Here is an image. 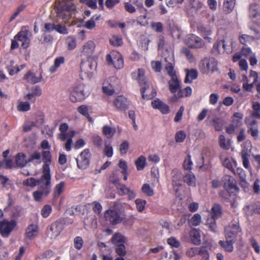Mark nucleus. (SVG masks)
Here are the masks:
<instances>
[{
    "label": "nucleus",
    "instance_id": "obj_1",
    "mask_svg": "<svg viewBox=\"0 0 260 260\" xmlns=\"http://www.w3.org/2000/svg\"><path fill=\"white\" fill-rule=\"evenodd\" d=\"M38 190L33 192L35 201L40 202L43 197H47L51 191V175L50 171L43 170L42 175L38 179Z\"/></svg>",
    "mask_w": 260,
    "mask_h": 260
},
{
    "label": "nucleus",
    "instance_id": "obj_2",
    "mask_svg": "<svg viewBox=\"0 0 260 260\" xmlns=\"http://www.w3.org/2000/svg\"><path fill=\"white\" fill-rule=\"evenodd\" d=\"M145 71L142 69H139L137 71L132 73L133 79L137 80L142 87L141 92L142 98L144 99L149 100L153 98L156 94V91L145 80Z\"/></svg>",
    "mask_w": 260,
    "mask_h": 260
},
{
    "label": "nucleus",
    "instance_id": "obj_3",
    "mask_svg": "<svg viewBox=\"0 0 260 260\" xmlns=\"http://www.w3.org/2000/svg\"><path fill=\"white\" fill-rule=\"evenodd\" d=\"M56 16L62 20H68L72 11L75 10L76 7L72 1L70 0H57L55 4Z\"/></svg>",
    "mask_w": 260,
    "mask_h": 260
},
{
    "label": "nucleus",
    "instance_id": "obj_4",
    "mask_svg": "<svg viewBox=\"0 0 260 260\" xmlns=\"http://www.w3.org/2000/svg\"><path fill=\"white\" fill-rule=\"evenodd\" d=\"M69 125L67 123H62L59 127V131L60 133L57 134V138L61 141H64L67 140L64 144V149L70 151L71 150L72 144L73 143L72 138L75 135V132L74 131H69Z\"/></svg>",
    "mask_w": 260,
    "mask_h": 260
},
{
    "label": "nucleus",
    "instance_id": "obj_5",
    "mask_svg": "<svg viewBox=\"0 0 260 260\" xmlns=\"http://www.w3.org/2000/svg\"><path fill=\"white\" fill-rule=\"evenodd\" d=\"M169 89L172 93H174L170 97V100L173 102H177L178 99L183 97V91L181 89L180 81L177 76H174L169 81Z\"/></svg>",
    "mask_w": 260,
    "mask_h": 260
},
{
    "label": "nucleus",
    "instance_id": "obj_6",
    "mask_svg": "<svg viewBox=\"0 0 260 260\" xmlns=\"http://www.w3.org/2000/svg\"><path fill=\"white\" fill-rule=\"evenodd\" d=\"M217 63L215 59L211 57H205L199 63L201 72L204 74L212 73L217 69Z\"/></svg>",
    "mask_w": 260,
    "mask_h": 260
},
{
    "label": "nucleus",
    "instance_id": "obj_7",
    "mask_svg": "<svg viewBox=\"0 0 260 260\" xmlns=\"http://www.w3.org/2000/svg\"><path fill=\"white\" fill-rule=\"evenodd\" d=\"M106 60L108 65H113L116 69H120L123 67V59L117 51H111L106 55Z\"/></svg>",
    "mask_w": 260,
    "mask_h": 260
},
{
    "label": "nucleus",
    "instance_id": "obj_8",
    "mask_svg": "<svg viewBox=\"0 0 260 260\" xmlns=\"http://www.w3.org/2000/svg\"><path fill=\"white\" fill-rule=\"evenodd\" d=\"M241 229L238 221H232L225 228V238L236 240L237 235L241 232Z\"/></svg>",
    "mask_w": 260,
    "mask_h": 260
},
{
    "label": "nucleus",
    "instance_id": "obj_9",
    "mask_svg": "<svg viewBox=\"0 0 260 260\" xmlns=\"http://www.w3.org/2000/svg\"><path fill=\"white\" fill-rule=\"evenodd\" d=\"M116 209V207L115 206L113 209L107 210L104 215L106 220L113 225L120 223L124 218L123 216L118 212Z\"/></svg>",
    "mask_w": 260,
    "mask_h": 260
},
{
    "label": "nucleus",
    "instance_id": "obj_10",
    "mask_svg": "<svg viewBox=\"0 0 260 260\" xmlns=\"http://www.w3.org/2000/svg\"><path fill=\"white\" fill-rule=\"evenodd\" d=\"M16 225L17 222L14 219L10 221L4 219L0 221V234L3 237H8Z\"/></svg>",
    "mask_w": 260,
    "mask_h": 260
},
{
    "label": "nucleus",
    "instance_id": "obj_11",
    "mask_svg": "<svg viewBox=\"0 0 260 260\" xmlns=\"http://www.w3.org/2000/svg\"><path fill=\"white\" fill-rule=\"evenodd\" d=\"M222 181L225 190L233 194V196H236L239 191V188L236 185L234 179L232 176L226 175L223 177Z\"/></svg>",
    "mask_w": 260,
    "mask_h": 260
},
{
    "label": "nucleus",
    "instance_id": "obj_12",
    "mask_svg": "<svg viewBox=\"0 0 260 260\" xmlns=\"http://www.w3.org/2000/svg\"><path fill=\"white\" fill-rule=\"evenodd\" d=\"M88 93L85 92L84 87L82 85L75 87L71 92L70 99L75 103L85 99Z\"/></svg>",
    "mask_w": 260,
    "mask_h": 260
},
{
    "label": "nucleus",
    "instance_id": "obj_13",
    "mask_svg": "<svg viewBox=\"0 0 260 260\" xmlns=\"http://www.w3.org/2000/svg\"><path fill=\"white\" fill-rule=\"evenodd\" d=\"M31 36V32L27 29H26V27H23L15 36L14 39L15 40L22 42V43L21 46L22 48L24 49H26L29 46Z\"/></svg>",
    "mask_w": 260,
    "mask_h": 260
},
{
    "label": "nucleus",
    "instance_id": "obj_14",
    "mask_svg": "<svg viewBox=\"0 0 260 260\" xmlns=\"http://www.w3.org/2000/svg\"><path fill=\"white\" fill-rule=\"evenodd\" d=\"M91 154L88 149L84 150L76 158L77 166L79 169H85L89 164Z\"/></svg>",
    "mask_w": 260,
    "mask_h": 260
},
{
    "label": "nucleus",
    "instance_id": "obj_15",
    "mask_svg": "<svg viewBox=\"0 0 260 260\" xmlns=\"http://www.w3.org/2000/svg\"><path fill=\"white\" fill-rule=\"evenodd\" d=\"M245 122L247 126L248 133L249 134L254 140H257L259 133L257 121L253 119H250L246 118Z\"/></svg>",
    "mask_w": 260,
    "mask_h": 260
},
{
    "label": "nucleus",
    "instance_id": "obj_16",
    "mask_svg": "<svg viewBox=\"0 0 260 260\" xmlns=\"http://www.w3.org/2000/svg\"><path fill=\"white\" fill-rule=\"evenodd\" d=\"M63 229V222L61 221L57 220L50 225L48 234L51 238H55L59 235Z\"/></svg>",
    "mask_w": 260,
    "mask_h": 260
},
{
    "label": "nucleus",
    "instance_id": "obj_17",
    "mask_svg": "<svg viewBox=\"0 0 260 260\" xmlns=\"http://www.w3.org/2000/svg\"><path fill=\"white\" fill-rule=\"evenodd\" d=\"M96 67V62H91L89 60L82 62L80 65L82 72L86 74L89 78H90L92 76Z\"/></svg>",
    "mask_w": 260,
    "mask_h": 260
},
{
    "label": "nucleus",
    "instance_id": "obj_18",
    "mask_svg": "<svg viewBox=\"0 0 260 260\" xmlns=\"http://www.w3.org/2000/svg\"><path fill=\"white\" fill-rule=\"evenodd\" d=\"M186 42L190 48H200L204 45V43L201 38L192 34L188 35Z\"/></svg>",
    "mask_w": 260,
    "mask_h": 260
},
{
    "label": "nucleus",
    "instance_id": "obj_19",
    "mask_svg": "<svg viewBox=\"0 0 260 260\" xmlns=\"http://www.w3.org/2000/svg\"><path fill=\"white\" fill-rule=\"evenodd\" d=\"M95 48V44L92 41H88L84 44L81 48V52L82 55L89 57L94 53Z\"/></svg>",
    "mask_w": 260,
    "mask_h": 260
},
{
    "label": "nucleus",
    "instance_id": "obj_20",
    "mask_svg": "<svg viewBox=\"0 0 260 260\" xmlns=\"http://www.w3.org/2000/svg\"><path fill=\"white\" fill-rule=\"evenodd\" d=\"M113 103L116 108L119 110H124L128 107V101L123 95L117 96L114 99Z\"/></svg>",
    "mask_w": 260,
    "mask_h": 260
},
{
    "label": "nucleus",
    "instance_id": "obj_21",
    "mask_svg": "<svg viewBox=\"0 0 260 260\" xmlns=\"http://www.w3.org/2000/svg\"><path fill=\"white\" fill-rule=\"evenodd\" d=\"M151 105L154 109L159 110L162 114H166L169 112V106L158 99L152 101Z\"/></svg>",
    "mask_w": 260,
    "mask_h": 260
},
{
    "label": "nucleus",
    "instance_id": "obj_22",
    "mask_svg": "<svg viewBox=\"0 0 260 260\" xmlns=\"http://www.w3.org/2000/svg\"><path fill=\"white\" fill-rule=\"evenodd\" d=\"M23 79L29 83L35 84L41 82L43 77L41 74L39 77H37L33 72L28 71L24 75Z\"/></svg>",
    "mask_w": 260,
    "mask_h": 260
},
{
    "label": "nucleus",
    "instance_id": "obj_23",
    "mask_svg": "<svg viewBox=\"0 0 260 260\" xmlns=\"http://www.w3.org/2000/svg\"><path fill=\"white\" fill-rule=\"evenodd\" d=\"M39 233V228L37 225L31 224L29 225L25 231V237L29 239L35 238Z\"/></svg>",
    "mask_w": 260,
    "mask_h": 260
},
{
    "label": "nucleus",
    "instance_id": "obj_24",
    "mask_svg": "<svg viewBox=\"0 0 260 260\" xmlns=\"http://www.w3.org/2000/svg\"><path fill=\"white\" fill-rule=\"evenodd\" d=\"M43 161L44 162L42 170L50 171L49 167L51 162V155L49 150H44L42 152Z\"/></svg>",
    "mask_w": 260,
    "mask_h": 260
},
{
    "label": "nucleus",
    "instance_id": "obj_25",
    "mask_svg": "<svg viewBox=\"0 0 260 260\" xmlns=\"http://www.w3.org/2000/svg\"><path fill=\"white\" fill-rule=\"evenodd\" d=\"M172 183L173 186H180L181 185L182 173L181 171L175 169L171 172Z\"/></svg>",
    "mask_w": 260,
    "mask_h": 260
},
{
    "label": "nucleus",
    "instance_id": "obj_26",
    "mask_svg": "<svg viewBox=\"0 0 260 260\" xmlns=\"http://www.w3.org/2000/svg\"><path fill=\"white\" fill-rule=\"evenodd\" d=\"M229 46L225 44L224 40H221L216 42L213 46V49L217 51L219 54L223 53L224 52L229 53L230 50L228 47Z\"/></svg>",
    "mask_w": 260,
    "mask_h": 260
},
{
    "label": "nucleus",
    "instance_id": "obj_27",
    "mask_svg": "<svg viewBox=\"0 0 260 260\" xmlns=\"http://www.w3.org/2000/svg\"><path fill=\"white\" fill-rule=\"evenodd\" d=\"M101 16L99 15H94L92 16L89 20L83 23V26L88 29L91 30L96 26V22L100 20Z\"/></svg>",
    "mask_w": 260,
    "mask_h": 260
},
{
    "label": "nucleus",
    "instance_id": "obj_28",
    "mask_svg": "<svg viewBox=\"0 0 260 260\" xmlns=\"http://www.w3.org/2000/svg\"><path fill=\"white\" fill-rule=\"evenodd\" d=\"M258 38L254 36L244 34L240 33L239 36V41L241 44L246 46L248 44H250L252 42L254 41Z\"/></svg>",
    "mask_w": 260,
    "mask_h": 260
},
{
    "label": "nucleus",
    "instance_id": "obj_29",
    "mask_svg": "<svg viewBox=\"0 0 260 260\" xmlns=\"http://www.w3.org/2000/svg\"><path fill=\"white\" fill-rule=\"evenodd\" d=\"M183 178L184 182L188 185L193 187L196 186V177L192 172L189 171L185 173Z\"/></svg>",
    "mask_w": 260,
    "mask_h": 260
},
{
    "label": "nucleus",
    "instance_id": "obj_30",
    "mask_svg": "<svg viewBox=\"0 0 260 260\" xmlns=\"http://www.w3.org/2000/svg\"><path fill=\"white\" fill-rule=\"evenodd\" d=\"M236 241V240L232 239V238H226V241H220L219 243L225 251L232 252L234 250L233 243Z\"/></svg>",
    "mask_w": 260,
    "mask_h": 260
},
{
    "label": "nucleus",
    "instance_id": "obj_31",
    "mask_svg": "<svg viewBox=\"0 0 260 260\" xmlns=\"http://www.w3.org/2000/svg\"><path fill=\"white\" fill-rule=\"evenodd\" d=\"M211 217L218 219L222 215V206L218 204H215L211 208Z\"/></svg>",
    "mask_w": 260,
    "mask_h": 260
},
{
    "label": "nucleus",
    "instance_id": "obj_32",
    "mask_svg": "<svg viewBox=\"0 0 260 260\" xmlns=\"http://www.w3.org/2000/svg\"><path fill=\"white\" fill-rule=\"evenodd\" d=\"M14 61L11 60L10 64L7 66V70L11 76L18 73L25 67L24 64L19 66H14Z\"/></svg>",
    "mask_w": 260,
    "mask_h": 260
},
{
    "label": "nucleus",
    "instance_id": "obj_33",
    "mask_svg": "<svg viewBox=\"0 0 260 260\" xmlns=\"http://www.w3.org/2000/svg\"><path fill=\"white\" fill-rule=\"evenodd\" d=\"M243 118V115L240 112H236L232 116V123L233 125L237 128L240 127L242 124V119Z\"/></svg>",
    "mask_w": 260,
    "mask_h": 260
},
{
    "label": "nucleus",
    "instance_id": "obj_34",
    "mask_svg": "<svg viewBox=\"0 0 260 260\" xmlns=\"http://www.w3.org/2000/svg\"><path fill=\"white\" fill-rule=\"evenodd\" d=\"M185 71L186 73V78L185 79V83H191L193 80L196 79L197 78L198 73L197 70L186 69Z\"/></svg>",
    "mask_w": 260,
    "mask_h": 260
},
{
    "label": "nucleus",
    "instance_id": "obj_35",
    "mask_svg": "<svg viewBox=\"0 0 260 260\" xmlns=\"http://www.w3.org/2000/svg\"><path fill=\"white\" fill-rule=\"evenodd\" d=\"M15 162L17 167H23L28 162V161L24 153H19L16 156Z\"/></svg>",
    "mask_w": 260,
    "mask_h": 260
},
{
    "label": "nucleus",
    "instance_id": "obj_36",
    "mask_svg": "<svg viewBox=\"0 0 260 260\" xmlns=\"http://www.w3.org/2000/svg\"><path fill=\"white\" fill-rule=\"evenodd\" d=\"M64 58L62 56L56 57L54 60V64L49 68V72L51 74L55 72L58 68H59L61 64L64 63Z\"/></svg>",
    "mask_w": 260,
    "mask_h": 260
},
{
    "label": "nucleus",
    "instance_id": "obj_37",
    "mask_svg": "<svg viewBox=\"0 0 260 260\" xmlns=\"http://www.w3.org/2000/svg\"><path fill=\"white\" fill-rule=\"evenodd\" d=\"M259 6L256 4H252L249 6V16L252 19H254L259 16Z\"/></svg>",
    "mask_w": 260,
    "mask_h": 260
},
{
    "label": "nucleus",
    "instance_id": "obj_38",
    "mask_svg": "<svg viewBox=\"0 0 260 260\" xmlns=\"http://www.w3.org/2000/svg\"><path fill=\"white\" fill-rule=\"evenodd\" d=\"M190 236L193 243L196 245H199L201 243V235L199 231L193 229L190 232Z\"/></svg>",
    "mask_w": 260,
    "mask_h": 260
},
{
    "label": "nucleus",
    "instance_id": "obj_39",
    "mask_svg": "<svg viewBox=\"0 0 260 260\" xmlns=\"http://www.w3.org/2000/svg\"><path fill=\"white\" fill-rule=\"evenodd\" d=\"M27 161L28 162H31L35 165L40 164L42 162L41 153L37 151L34 152L27 159Z\"/></svg>",
    "mask_w": 260,
    "mask_h": 260
},
{
    "label": "nucleus",
    "instance_id": "obj_40",
    "mask_svg": "<svg viewBox=\"0 0 260 260\" xmlns=\"http://www.w3.org/2000/svg\"><path fill=\"white\" fill-rule=\"evenodd\" d=\"M125 241V238L122 234L118 233H115L111 239L112 242L117 245L121 244H124Z\"/></svg>",
    "mask_w": 260,
    "mask_h": 260
},
{
    "label": "nucleus",
    "instance_id": "obj_41",
    "mask_svg": "<svg viewBox=\"0 0 260 260\" xmlns=\"http://www.w3.org/2000/svg\"><path fill=\"white\" fill-rule=\"evenodd\" d=\"M235 5V0H224L223 3V10L226 13H231L234 9Z\"/></svg>",
    "mask_w": 260,
    "mask_h": 260
},
{
    "label": "nucleus",
    "instance_id": "obj_42",
    "mask_svg": "<svg viewBox=\"0 0 260 260\" xmlns=\"http://www.w3.org/2000/svg\"><path fill=\"white\" fill-rule=\"evenodd\" d=\"M212 125L216 131H220L222 129L224 124V120L219 117H215L213 119Z\"/></svg>",
    "mask_w": 260,
    "mask_h": 260
},
{
    "label": "nucleus",
    "instance_id": "obj_43",
    "mask_svg": "<svg viewBox=\"0 0 260 260\" xmlns=\"http://www.w3.org/2000/svg\"><path fill=\"white\" fill-rule=\"evenodd\" d=\"M116 130L108 125L103 127V133L107 138H111L115 134Z\"/></svg>",
    "mask_w": 260,
    "mask_h": 260
},
{
    "label": "nucleus",
    "instance_id": "obj_44",
    "mask_svg": "<svg viewBox=\"0 0 260 260\" xmlns=\"http://www.w3.org/2000/svg\"><path fill=\"white\" fill-rule=\"evenodd\" d=\"M64 187L65 183L63 181L57 184L54 187L53 192L54 196L55 197L59 196L63 192Z\"/></svg>",
    "mask_w": 260,
    "mask_h": 260
},
{
    "label": "nucleus",
    "instance_id": "obj_45",
    "mask_svg": "<svg viewBox=\"0 0 260 260\" xmlns=\"http://www.w3.org/2000/svg\"><path fill=\"white\" fill-rule=\"evenodd\" d=\"M202 222V217L199 213H196L189 220V223L193 226H197Z\"/></svg>",
    "mask_w": 260,
    "mask_h": 260
},
{
    "label": "nucleus",
    "instance_id": "obj_46",
    "mask_svg": "<svg viewBox=\"0 0 260 260\" xmlns=\"http://www.w3.org/2000/svg\"><path fill=\"white\" fill-rule=\"evenodd\" d=\"M138 170H142L145 167L146 159L143 156H140L135 162Z\"/></svg>",
    "mask_w": 260,
    "mask_h": 260
},
{
    "label": "nucleus",
    "instance_id": "obj_47",
    "mask_svg": "<svg viewBox=\"0 0 260 260\" xmlns=\"http://www.w3.org/2000/svg\"><path fill=\"white\" fill-rule=\"evenodd\" d=\"M216 218L211 216L208 218L206 221V225L211 231L214 232H215L216 229Z\"/></svg>",
    "mask_w": 260,
    "mask_h": 260
},
{
    "label": "nucleus",
    "instance_id": "obj_48",
    "mask_svg": "<svg viewBox=\"0 0 260 260\" xmlns=\"http://www.w3.org/2000/svg\"><path fill=\"white\" fill-rule=\"evenodd\" d=\"M142 192L145 195L151 197L152 196L154 192L153 189L150 187L148 184H144L141 188Z\"/></svg>",
    "mask_w": 260,
    "mask_h": 260
},
{
    "label": "nucleus",
    "instance_id": "obj_49",
    "mask_svg": "<svg viewBox=\"0 0 260 260\" xmlns=\"http://www.w3.org/2000/svg\"><path fill=\"white\" fill-rule=\"evenodd\" d=\"M186 133L183 131L177 132L175 136V140L177 143H182L186 138Z\"/></svg>",
    "mask_w": 260,
    "mask_h": 260
},
{
    "label": "nucleus",
    "instance_id": "obj_50",
    "mask_svg": "<svg viewBox=\"0 0 260 260\" xmlns=\"http://www.w3.org/2000/svg\"><path fill=\"white\" fill-rule=\"evenodd\" d=\"M23 183V184L31 187H34L36 186H38V179L33 177L24 180Z\"/></svg>",
    "mask_w": 260,
    "mask_h": 260
},
{
    "label": "nucleus",
    "instance_id": "obj_51",
    "mask_svg": "<svg viewBox=\"0 0 260 260\" xmlns=\"http://www.w3.org/2000/svg\"><path fill=\"white\" fill-rule=\"evenodd\" d=\"M115 252L117 254L120 256H123L125 255L126 252L124 245L121 244L117 245L115 248Z\"/></svg>",
    "mask_w": 260,
    "mask_h": 260
},
{
    "label": "nucleus",
    "instance_id": "obj_52",
    "mask_svg": "<svg viewBox=\"0 0 260 260\" xmlns=\"http://www.w3.org/2000/svg\"><path fill=\"white\" fill-rule=\"evenodd\" d=\"M192 165L193 162L191 160V156L188 155L184 161L183 165V168L186 170H190Z\"/></svg>",
    "mask_w": 260,
    "mask_h": 260
},
{
    "label": "nucleus",
    "instance_id": "obj_53",
    "mask_svg": "<svg viewBox=\"0 0 260 260\" xmlns=\"http://www.w3.org/2000/svg\"><path fill=\"white\" fill-rule=\"evenodd\" d=\"M52 212V207L50 205H45L41 211V214L44 218L48 217Z\"/></svg>",
    "mask_w": 260,
    "mask_h": 260
},
{
    "label": "nucleus",
    "instance_id": "obj_54",
    "mask_svg": "<svg viewBox=\"0 0 260 260\" xmlns=\"http://www.w3.org/2000/svg\"><path fill=\"white\" fill-rule=\"evenodd\" d=\"M219 142L220 146L224 149L228 150L230 148V144L226 142L225 137L223 135L219 136Z\"/></svg>",
    "mask_w": 260,
    "mask_h": 260
},
{
    "label": "nucleus",
    "instance_id": "obj_55",
    "mask_svg": "<svg viewBox=\"0 0 260 260\" xmlns=\"http://www.w3.org/2000/svg\"><path fill=\"white\" fill-rule=\"evenodd\" d=\"M146 203V201L139 199L135 200L137 209L138 211L142 212L144 210Z\"/></svg>",
    "mask_w": 260,
    "mask_h": 260
},
{
    "label": "nucleus",
    "instance_id": "obj_56",
    "mask_svg": "<svg viewBox=\"0 0 260 260\" xmlns=\"http://www.w3.org/2000/svg\"><path fill=\"white\" fill-rule=\"evenodd\" d=\"M66 43L68 45L69 49L73 50L76 46V39L72 37H69L67 39Z\"/></svg>",
    "mask_w": 260,
    "mask_h": 260
},
{
    "label": "nucleus",
    "instance_id": "obj_57",
    "mask_svg": "<svg viewBox=\"0 0 260 260\" xmlns=\"http://www.w3.org/2000/svg\"><path fill=\"white\" fill-rule=\"evenodd\" d=\"M92 140L93 144L96 147H101L103 145V140L98 135H94L92 137Z\"/></svg>",
    "mask_w": 260,
    "mask_h": 260
},
{
    "label": "nucleus",
    "instance_id": "obj_58",
    "mask_svg": "<svg viewBox=\"0 0 260 260\" xmlns=\"http://www.w3.org/2000/svg\"><path fill=\"white\" fill-rule=\"evenodd\" d=\"M105 154L108 157H111L113 154V149L110 144L105 143V148L104 149Z\"/></svg>",
    "mask_w": 260,
    "mask_h": 260
},
{
    "label": "nucleus",
    "instance_id": "obj_59",
    "mask_svg": "<svg viewBox=\"0 0 260 260\" xmlns=\"http://www.w3.org/2000/svg\"><path fill=\"white\" fill-rule=\"evenodd\" d=\"M233 172L239 176L241 181L244 183H246V175L244 171L242 169L237 168L236 172H234V171Z\"/></svg>",
    "mask_w": 260,
    "mask_h": 260
},
{
    "label": "nucleus",
    "instance_id": "obj_60",
    "mask_svg": "<svg viewBox=\"0 0 260 260\" xmlns=\"http://www.w3.org/2000/svg\"><path fill=\"white\" fill-rule=\"evenodd\" d=\"M233 196V194L228 191L226 190H222L220 192L219 196L225 201H231L230 197Z\"/></svg>",
    "mask_w": 260,
    "mask_h": 260
},
{
    "label": "nucleus",
    "instance_id": "obj_61",
    "mask_svg": "<svg viewBox=\"0 0 260 260\" xmlns=\"http://www.w3.org/2000/svg\"><path fill=\"white\" fill-rule=\"evenodd\" d=\"M152 28L156 32H161L163 30V26L161 22H153L151 23Z\"/></svg>",
    "mask_w": 260,
    "mask_h": 260
},
{
    "label": "nucleus",
    "instance_id": "obj_62",
    "mask_svg": "<svg viewBox=\"0 0 260 260\" xmlns=\"http://www.w3.org/2000/svg\"><path fill=\"white\" fill-rule=\"evenodd\" d=\"M165 68L168 74L171 77V78H172V77L174 76H176L175 71L174 69V67L171 63H168L166 64Z\"/></svg>",
    "mask_w": 260,
    "mask_h": 260
},
{
    "label": "nucleus",
    "instance_id": "obj_63",
    "mask_svg": "<svg viewBox=\"0 0 260 260\" xmlns=\"http://www.w3.org/2000/svg\"><path fill=\"white\" fill-rule=\"evenodd\" d=\"M111 44L115 46H119L122 45V41L120 37L118 36H113L110 40Z\"/></svg>",
    "mask_w": 260,
    "mask_h": 260
},
{
    "label": "nucleus",
    "instance_id": "obj_64",
    "mask_svg": "<svg viewBox=\"0 0 260 260\" xmlns=\"http://www.w3.org/2000/svg\"><path fill=\"white\" fill-rule=\"evenodd\" d=\"M36 124L34 122L29 121L25 122L23 126V131L24 132H27L30 131L32 128L36 126Z\"/></svg>",
    "mask_w": 260,
    "mask_h": 260
}]
</instances>
